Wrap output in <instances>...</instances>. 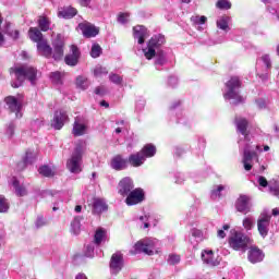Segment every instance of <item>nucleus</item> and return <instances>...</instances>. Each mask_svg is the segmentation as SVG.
I'll use <instances>...</instances> for the list:
<instances>
[{
  "instance_id": "nucleus-1",
  "label": "nucleus",
  "mask_w": 279,
  "mask_h": 279,
  "mask_svg": "<svg viewBox=\"0 0 279 279\" xmlns=\"http://www.w3.org/2000/svg\"><path fill=\"white\" fill-rule=\"evenodd\" d=\"M248 122L245 118H235L236 132L242 135L238 144L240 154H242V163L245 171H252L255 162H258L259 157L256 151H263L260 146L254 145L247 133Z\"/></svg>"
},
{
  "instance_id": "nucleus-2",
  "label": "nucleus",
  "mask_w": 279,
  "mask_h": 279,
  "mask_svg": "<svg viewBox=\"0 0 279 279\" xmlns=\"http://www.w3.org/2000/svg\"><path fill=\"white\" fill-rule=\"evenodd\" d=\"M165 43L166 39L163 35H154L148 41L147 47L142 49L146 60L155 58V66L157 71H160V68L167 64V53L160 49Z\"/></svg>"
},
{
  "instance_id": "nucleus-3",
  "label": "nucleus",
  "mask_w": 279,
  "mask_h": 279,
  "mask_svg": "<svg viewBox=\"0 0 279 279\" xmlns=\"http://www.w3.org/2000/svg\"><path fill=\"white\" fill-rule=\"evenodd\" d=\"M52 47L53 49H51V46L44 39V41L37 44V51L45 58H51L52 54L53 60H62L64 56V39L61 35H57L53 39Z\"/></svg>"
},
{
  "instance_id": "nucleus-4",
  "label": "nucleus",
  "mask_w": 279,
  "mask_h": 279,
  "mask_svg": "<svg viewBox=\"0 0 279 279\" xmlns=\"http://www.w3.org/2000/svg\"><path fill=\"white\" fill-rule=\"evenodd\" d=\"M240 88L241 78H239V76H232L226 83L223 98L226 99V101H230L231 106H239V104H243V101H245V98H243L239 92Z\"/></svg>"
},
{
  "instance_id": "nucleus-5",
  "label": "nucleus",
  "mask_w": 279,
  "mask_h": 279,
  "mask_svg": "<svg viewBox=\"0 0 279 279\" xmlns=\"http://www.w3.org/2000/svg\"><path fill=\"white\" fill-rule=\"evenodd\" d=\"M11 73H14L16 80L11 83L13 88H20V86H23V82H25V80H28L33 86L36 84L37 72L33 66L22 65L11 68Z\"/></svg>"
},
{
  "instance_id": "nucleus-6",
  "label": "nucleus",
  "mask_w": 279,
  "mask_h": 279,
  "mask_svg": "<svg viewBox=\"0 0 279 279\" xmlns=\"http://www.w3.org/2000/svg\"><path fill=\"white\" fill-rule=\"evenodd\" d=\"M84 151H86V142H80L66 162L71 173H82V156H84Z\"/></svg>"
},
{
  "instance_id": "nucleus-7",
  "label": "nucleus",
  "mask_w": 279,
  "mask_h": 279,
  "mask_svg": "<svg viewBox=\"0 0 279 279\" xmlns=\"http://www.w3.org/2000/svg\"><path fill=\"white\" fill-rule=\"evenodd\" d=\"M134 250L135 254L143 252L148 256H154V254H158V250H160V241L156 238H146L135 243Z\"/></svg>"
},
{
  "instance_id": "nucleus-8",
  "label": "nucleus",
  "mask_w": 279,
  "mask_h": 279,
  "mask_svg": "<svg viewBox=\"0 0 279 279\" xmlns=\"http://www.w3.org/2000/svg\"><path fill=\"white\" fill-rule=\"evenodd\" d=\"M229 245L236 252H245L252 245V239L243 232L232 230L229 238Z\"/></svg>"
},
{
  "instance_id": "nucleus-9",
  "label": "nucleus",
  "mask_w": 279,
  "mask_h": 279,
  "mask_svg": "<svg viewBox=\"0 0 279 279\" xmlns=\"http://www.w3.org/2000/svg\"><path fill=\"white\" fill-rule=\"evenodd\" d=\"M9 110L11 112H15L16 119H21L23 117V113L21 110H23V95L15 96H9L4 99Z\"/></svg>"
},
{
  "instance_id": "nucleus-10",
  "label": "nucleus",
  "mask_w": 279,
  "mask_h": 279,
  "mask_svg": "<svg viewBox=\"0 0 279 279\" xmlns=\"http://www.w3.org/2000/svg\"><path fill=\"white\" fill-rule=\"evenodd\" d=\"M179 107H180V101H175L170 106L169 114L170 117H172L171 120L173 121V119H175L177 123H180L181 125H189V123H191L189 116H186L184 111L178 109Z\"/></svg>"
},
{
  "instance_id": "nucleus-11",
  "label": "nucleus",
  "mask_w": 279,
  "mask_h": 279,
  "mask_svg": "<svg viewBox=\"0 0 279 279\" xmlns=\"http://www.w3.org/2000/svg\"><path fill=\"white\" fill-rule=\"evenodd\" d=\"M269 223H271V215L267 211L262 213L257 219V230L263 239L269 234Z\"/></svg>"
},
{
  "instance_id": "nucleus-12",
  "label": "nucleus",
  "mask_w": 279,
  "mask_h": 279,
  "mask_svg": "<svg viewBox=\"0 0 279 279\" xmlns=\"http://www.w3.org/2000/svg\"><path fill=\"white\" fill-rule=\"evenodd\" d=\"M143 202H145V191L141 187L134 189L125 198L126 206H136V204H141Z\"/></svg>"
},
{
  "instance_id": "nucleus-13",
  "label": "nucleus",
  "mask_w": 279,
  "mask_h": 279,
  "mask_svg": "<svg viewBox=\"0 0 279 279\" xmlns=\"http://www.w3.org/2000/svg\"><path fill=\"white\" fill-rule=\"evenodd\" d=\"M65 123H69V113L62 109L57 110L50 122L51 128H53V130H62Z\"/></svg>"
},
{
  "instance_id": "nucleus-14",
  "label": "nucleus",
  "mask_w": 279,
  "mask_h": 279,
  "mask_svg": "<svg viewBox=\"0 0 279 279\" xmlns=\"http://www.w3.org/2000/svg\"><path fill=\"white\" fill-rule=\"evenodd\" d=\"M88 132V121L84 117H76L72 129L73 136H84Z\"/></svg>"
},
{
  "instance_id": "nucleus-15",
  "label": "nucleus",
  "mask_w": 279,
  "mask_h": 279,
  "mask_svg": "<svg viewBox=\"0 0 279 279\" xmlns=\"http://www.w3.org/2000/svg\"><path fill=\"white\" fill-rule=\"evenodd\" d=\"M235 209L238 213H242V215H247L252 213V201L247 195H240L235 201Z\"/></svg>"
},
{
  "instance_id": "nucleus-16",
  "label": "nucleus",
  "mask_w": 279,
  "mask_h": 279,
  "mask_svg": "<svg viewBox=\"0 0 279 279\" xmlns=\"http://www.w3.org/2000/svg\"><path fill=\"white\" fill-rule=\"evenodd\" d=\"M134 191V181L130 177L123 178L118 184V193L122 197H126Z\"/></svg>"
},
{
  "instance_id": "nucleus-17",
  "label": "nucleus",
  "mask_w": 279,
  "mask_h": 279,
  "mask_svg": "<svg viewBox=\"0 0 279 279\" xmlns=\"http://www.w3.org/2000/svg\"><path fill=\"white\" fill-rule=\"evenodd\" d=\"M78 28L85 38H95L99 34V28L88 22L80 23Z\"/></svg>"
},
{
  "instance_id": "nucleus-18",
  "label": "nucleus",
  "mask_w": 279,
  "mask_h": 279,
  "mask_svg": "<svg viewBox=\"0 0 279 279\" xmlns=\"http://www.w3.org/2000/svg\"><path fill=\"white\" fill-rule=\"evenodd\" d=\"M134 40H137L140 45H144L145 40L149 38V31L143 25H137L133 27Z\"/></svg>"
},
{
  "instance_id": "nucleus-19",
  "label": "nucleus",
  "mask_w": 279,
  "mask_h": 279,
  "mask_svg": "<svg viewBox=\"0 0 279 279\" xmlns=\"http://www.w3.org/2000/svg\"><path fill=\"white\" fill-rule=\"evenodd\" d=\"M110 269L111 274L116 275L123 269V254L121 252H117L111 256Z\"/></svg>"
},
{
  "instance_id": "nucleus-20",
  "label": "nucleus",
  "mask_w": 279,
  "mask_h": 279,
  "mask_svg": "<svg viewBox=\"0 0 279 279\" xmlns=\"http://www.w3.org/2000/svg\"><path fill=\"white\" fill-rule=\"evenodd\" d=\"M202 260L209 267H217L220 263L219 257H215L213 250H204L202 252Z\"/></svg>"
},
{
  "instance_id": "nucleus-21",
  "label": "nucleus",
  "mask_w": 279,
  "mask_h": 279,
  "mask_svg": "<svg viewBox=\"0 0 279 279\" xmlns=\"http://www.w3.org/2000/svg\"><path fill=\"white\" fill-rule=\"evenodd\" d=\"M264 258H265V253H263L260 248L256 246H252L248 250L247 259L253 265H256V263H263Z\"/></svg>"
},
{
  "instance_id": "nucleus-22",
  "label": "nucleus",
  "mask_w": 279,
  "mask_h": 279,
  "mask_svg": "<svg viewBox=\"0 0 279 279\" xmlns=\"http://www.w3.org/2000/svg\"><path fill=\"white\" fill-rule=\"evenodd\" d=\"M128 159L123 158L121 155H118L111 159V168H113L114 171H124V169H128Z\"/></svg>"
},
{
  "instance_id": "nucleus-23",
  "label": "nucleus",
  "mask_w": 279,
  "mask_h": 279,
  "mask_svg": "<svg viewBox=\"0 0 279 279\" xmlns=\"http://www.w3.org/2000/svg\"><path fill=\"white\" fill-rule=\"evenodd\" d=\"M71 54L65 56V64L68 66H75L80 62V49L77 46H71Z\"/></svg>"
},
{
  "instance_id": "nucleus-24",
  "label": "nucleus",
  "mask_w": 279,
  "mask_h": 279,
  "mask_svg": "<svg viewBox=\"0 0 279 279\" xmlns=\"http://www.w3.org/2000/svg\"><path fill=\"white\" fill-rule=\"evenodd\" d=\"M128 162L131 167H143V165H145V156H143L141 151L131 154L128 158Z\"/></svg>"
},
{
  "instance_id": "nucleus-25",
  "label": "nucleus",
  "mask_w": 279,
  "mask_h": 279,
  "mask_svg": "<svg viewBox=\"0 0 279 279\" xmlns=\"http://www.w3.org/2000/svg\"><path fill=\"white\" fill-rule=\"evenodd\" d=\"M59 19H73L74 16H77V9L73 7H64L63 9L59 10L58 12Z\"/></svg>"
},
{
  "instance_id": "nucleus-26",
  "label": "nucleus",
  "mask_w": 279,
  "mask_h": 279,
  "mask_svg": "<svg viewBox=\"0 0 279 279\" xmlns=\"http://www.w3.org/2000/svg\"><path fill=\"white\" fill-rule=\"evenodd\" d=\"M106 210H108V204H106V201L95 198L93 203V213L95 215H101V213H106Z\"/></svg>"
},
{
  "instance_id": "nucleus-27",
  "label": "nucleus",
  "mask_w": 279,
  "mask_h": 279,
  "mask_svg": "<svg viewBox=\"0 0 279 279\" xmlns=\"http://www.w3.org/2000/svg\"><path fill=\"white\" fill-rule=\"evenodd\" d=\"M223 193H228V185H214L210 192L211 199H220Z\"/></svg>"
},
{
  "instance_id": "nucleus-28",
  "label": "nucleus",
  "mask_w": 279,
  "mask_h": 279,
  "mask_svg": "<svg viewBox=\"0 0 279 279\" xmlns=\"http://www.w3.org/2000/svg\"><path fill=\"white\" fill-rule=\"evenodd\" d=\"M28 36L33 43H43L45 41V38L43 37V33L38 27H31L28 31Z\"/></svg>"
},
{
  "instance_id": "nucleus-29",
  "label": "nucleus",
  "mask_w": 279,
  "mask_h": 279,
  "mask_svg": "<svg viewBox=\"0 0 279 279\" xmlns=\"http://www.w3.org/2000/svg\"><path fill=\"white\" fill-rule=\"evenodd\" d=\"M140 154L144 156V160H147V158H154V156H156V146H154V144H146Z\"/></svg>"
},
{
  "instance_id": "nucleus-30",
  "label": "nucleus",
  "mask_w": 279,
  "mask_h": 279,
  "mask_svg": "<svg viewBox=\"0 0 279 279\" xmlns=\"http://www.w3.org/2000/svg\"><path fill=\"white\" fill-rule=\"evenodd\" d=\"M218 29H221L222 32H230V17L222 16L219 17L216 22Z\"/></svg>"
},
{
  "instance_id": "nucleus-31",
  "label": "nucleus",
  "mask_w": 279,
  "mask_h": 279,
  "mask_svg": "<svg viewBox=\"0 0 279 279\" xmlns=\"http://www.w3.org/2000/svg\"><path fill=\"white\" fill-rule=\"evenodd\" d=\"M38 27L40 32H49L51 29V20L47 16H39Z\"/></svg>"
},
{
  "instance_id": "nucleus-32",
  "label": "nucleus",
  "mask_w": 279,
  "mask_h": 279,
  "mask_svg": "<svg viewBox=\"0 0 279 279\" xmlns=\"http://www.w3.org/2000/svg\"><path fill=\"white\" fill-rule=\"evenodd\" d=\"M90 86V82H88V78L86 76H77L76 77V87L81 90H86Z\"/></svg>"
},
{
  "instance_id": "nucleus-33",
  "label": "nucleus",
  "mask_w": 279,
  "mask_h": 279,
  "mask_svg": "<svg viewBox=\"0 0 279 279\" xmlns=\"http://www.w3.org/2000/svg\"><path fill=\"white\" fill-rule=\"evenodd\" d=\"M82 218L75 217L73 221L71 222V232L72 234H80L82 230V225H81Z\"/></svg>"
},
{
  "instance_id": "nucleus-34",
  "label": "nucleus",
  "mask_w": 279,
  "mask_h": 279,
  "mask_svg": "<svg viewBox=\"0 0 279 279\" xmlns=\"http://www.w3.org/2000/svg\"><path fill=\"white\" fill-rule=\"evenodd\" d=\"M36 160V153L32 149L26 150V154L23 158V165L27 167V165H32Z\"/></svg>"
},
{
  "instance_id": "nucleus-35",
  "label": "nucleus",
  "mask_w": 279,
  "mask_h": 279,
  "mask_svg": "<svg viewBox=\"0 0 279 279\" xmlns=\"http://www.w3.org/2000/svg\"><path fill=\"white\" fill-rule=\"evenodd\" d=\"M13 186H14L15 193H16V195H19V197H24V195H27V190L25 189V186L19 185V180L13 179Z\"/></svg>"
},
{
  "instance_id": "nucleus-36",
  "label": "nucleus",
  "mask_w": 279,
  "mask_h": 279,
  "mask_svg": "<svg viewBox=\"0 0 279 279\" xmlns=\"http://www.w3.org/2000/svg\"><path fill=\"white\" fill-rule=\"evenodd\" d=\"M140 225H141V228H143L144 230H146V228H149V226H151V216L149 215L141 216Z\"/></svg>"
},
{
  "instance_id": "nucleus-37",
  "label": "nucleus",
  "mask_w": 279,
  "mask_h": 279,
  "mask_svg": "<svg viewBox=\"0 0 279 279\" xmlns=\"http://www.w3.org/2000/svg\"><path fill=\"white\" fill-rule=\"evenodd\" d=\"M104 239H106V230H104V229L96 230V233L94 235V241H95L96 245H100V243H101V241H104Z\"/></svg>"
},
{
  "instance_id": "nucleus-38",
  "label": "nucleus",
  "mask_w": 279,
  "mask_h": 279,
  "mask_svg": "<svg viewBox=\"0 0 279 279\" xmlns=\"http://www.w3.org/2000/svg\"><path fill=\"white\" fill-rule=\"evenodd\" d=\"M38 172L40 173V175H44L45 178L53 177V170L49 166H41Z\"/></svg>"
},
{
  "instance_id": "nucleus-39",
  "label": "nucleus",
  "mask_w": 279,
  "mask_h": 279,
  "mask_svg": "<svg viewBox=\"0 0 279 279\" xmlns=\"http://www.w3.org/2000/svg\"><path fill=\"white\" fill-rule=\"evenodd\" d=\"M191 234L194 239H196L197 243H202L206 236L204 235V232L199 229H192Z\"/></svg>"
},
{
  "instance_id": "nucleus-40",
  "label": "nucleus",
  "mask_w": 279,
  "mask_h": 279,
  "mask_svg": "<svg viewBox=\"0 0 279 279\" xmlns=\"http://www.w3.org/2000/svg\"><path fill=\"white\" fill-rule=\"evenodd\" d=\"M101 46L99 44H93L90 49V56L92 58H99L101 56Z\"/></svg>"
},
{
  "instance_id": "nucleus-41",
  "label": "nucleus",
  "mask_w": 279,
  "mask_h": 279,
  "mask_svg": "<svg viewBox=\"0 0 279 279\" xmlns=\"http://www.w3.org/2000/svg\"><path fill=\"white\" fill-rule=\"evenodd\" d=\"M109 81L112 82V84H116V86H121L123 84V77L114 73L109 75Z\"/></svg>"
},
{
  "instance_id": "nucleus-42",
  "label": "nucleus",
  "mask_w": 279,
  "mask_h": 279,
  "mask_svg": "<svg viewBox=\"0 0 279 279\" xmlns=\"http://www.w3.org/2000/svg\"><path fill=\"white\" fill-rule=\"evenodd\" d=\"M242 226L246 230H252V228H254V218L252 216L245 217L242 221Z\"/></svg>"
},
{
  "instance_id": "nucleus-43",
  "label": "nucleus",
  "mask_w": 279,
  "mask_h": 279,
  "mask_svg": "<svg viewBox=\"0 0 279 279\" xmlns=\"http://www.w3.org/2000/svg\"><path fill=\"white\" fill-rule=\"evenodd\" d=\"M95 77H104V75H108V70L101 65H96L94 69Z\"/></svg>"
},
{
  "instance_id": "nucleus-44",
  "label": "nucleus",
  "mask_w": 279,
  "mask_h": 279,
  "mask_svg": "<svg viewBox=\"0 0 279 279\" xmlns=\"http://www.w3.org/2000/svg\"><path fill=\"white\" fill-rule=\"evenodd\" d=\"M206 21H208V19L204 15L199 16V15H194L191 17V22L194 25H204V23H206Z\"/></svg>"
},
{
  "instance_id": "nucleus-45",
  "label": "nucleus",
  "mask_w": 279,
  "mask_h": 279,
  "mask_svg": "<svg viewBox=\"0 0 279 279\" xmlns=\"http://www.w3.org/2000/svg\"><path fill=\"white\" fill-rule=\"evenodd\" d=\"M10 210V203L8 199L0 195V213H8Z\"/></svg>"
},
{
  "instance_id": "nucleus-46",
  "label": "nucleus",
  "mask_w": 279,
  "mask_h": 279,
  "mask_svg": "<svg viewBox=\"0 0 279 279\" xmlns=\"http://www.w3.org/2000/svg\"><path fill=\"white\" fill-rule=\"evenodd\" d=\"M216 5L219 10H230L232 8V4L228 0H218Z\"/></svg>"
},
{
  "instance_id": "nucleus-47",
  "label": "nucleus",
  "mask_w": 279,
  "mask_h": 279,
  "mask_svg": "<svg viewBox=\"0 0 279 279\" xmlns=\"http://www.w3.org/2000/svg\"><path fill=\"white\" fill-rule=\"evenodd\" d=\"M118 23H120L121 25L130 23V13H120L118 15Z\"/></svg>"
},
{
  "instance_id": "nucleus-48",
  "label": "nucleus",
  "mask_w": 279,
  "mask_h": 279,
  "mask_svg": "<svg viewBox=\"0 0 279 279\" xmlns=\"http://www.w3.org/2000/svg\"><path fill=\"white\" fill-rule=\"evenodd\" d=\"M85 256L87 258H93L95 256V245L93 244H87L85 247Z\"/></svg>"
},
{
  "instance_id": "nucleus-49",
  "label": "nucleus",
  "mask_w": 279,
  "mask_h": 279,
  "mask_svg": "<svg viewBox=\"0 0 279 279\" xmlns=\"http://www.w3.org/2000/svg\"><path fill=\"white\" fill-rule=\"evenodd\" d=\"M168 265H178L180 263V255L170 254L168 256Z\"/></svg>"
},
{
  "instance_id": "nucleus-50",
  "label": "nucleus",
  "mask_w": 279,
  "mask_h": 279,
  "mask_svg": "<svg viewBox=\"0 0 279 279\" xmlns=\"http://www.w3.org/2000/svg\"><path fill=\"white\" fill-rule=\"evenodd\" d=\"M259 60L265 64L266 69H271V57L269 54L262 56Z\"/></svg>"
},
{
  "instance_id": "nucleus-51",
  "label": "nucleus",
  "mask_w": 279,
  "mask_h": 279,
  "mask_svg": "<svg viewBox=\"0 0 279 279\" xmlns=\"http://www.w3.org/2000/svg\"><path fill=\"white\" fill-rule=\"evenodd\" d=\"M50 78L54 84H60L62 82V74L60 72H52Z\"/></svg>"
},
{
  "instance_id": "nucleus-52",
  "label": "nucleus",
  "mask_w": 279,
  "mask_h": 279,
  "mask_svg": "<svg viewBox=\"0 0 279 279\" xmlns=\"http://www.w3.org/2000/svg\"><path fill=\"white\" fill-rule=\"evenodd\" d=\"M145 109V99L140 98L135 104V110L136 112H143Z\"/></svg>"
},
{
  "instance_id": "nucleus-53",
  "label": "nucleus",
  "mask_w": 279,
  "mask_h": 279,
  "mask_svg": "<svg viewBox=\"0 0 279 279\" xmlns=\"http://www.w3.org/2000/svg\"><path fill=\"white\" fill-rule=\"evenodd\" d=\"M15 128H16V125H14V122L9 123V125L7 128V132H5V134L9 138H12L14 136Z\"/></svg>"
},
{
  "instance_id": "nucleus-54",
  "label": "nucleus",
  "mask_w": 279,
  "mask_h": 279,
  "mask_svg": "<svg viewBox=\"0 0 279 279\" xmlns=\"http://www.w3.org/2000/svg\"><path fill=\"white\" fill-rule=\"evenodd\" d=\"M269 192H270V195H274L275 197L279 198V183H275L274 185H270Z\"/></svg>"
},
{
  "instance_id": "nucleus-55",
  "label": "nucleus",
  "mask_w": 279,
  "mask_h": 279,
  "mask_svg": "<svg viewBox=\"0 0 279 279\" xmlns=\"http://www.w3.org/2000/svg\"><path fill=\"white\" fill-rule=\"evenodd\" d=\"M226 230H230V225H223L222 229L218 230V239H226Z\"/></svg>"
},
{
  "instance_id": "nucleus-56",
  "label": "nucleus",
  "mask_w": 279,
  "mask_h": 279,
  "mask_svg": "<svg viewBox=\"0 0 279 279\" xmlns=\"http://www.w3.org/2000/svg\"><path fill=\"white\" fill-rule=\"evenodd\" d=\"M36 228H44V226H47V220L43 216H38L35 221Z\"/></svg>"
},
{
  "instance_id": "nucleus-57",
  "label": "nucleus",
  "mask_w": 279,
  "mask_h": 279,
  "mask_svg": "<svg viewBox=\"0 0 279 279\" xmlns=\"http://www.w3.org/2000/svg\"><path fill=\"white\" fill-rule=\"evenodd\" d=\"M257 183L259 184V186H262L263 189H267V186L269 185V182L267 181V179L263 175H259L257 178Z\"/></svg>"
},
{
  "instance_id": "nucleus-58",
  "label": "nucleus",
  "mask_w": 279,
  "mask_h": 279,
  "mask_svg": "<svg viewBox=\"0 0 279 279\" xmlns=\"http://www.w3.org/2000/svg\"><path fill=\"white\" fill-rule=\"evenodd\" d=\"M184 174L183 173H180L178 172L175 175H174V182L175 184H184Z\"/></svg>"
},
{
  "instance_id": "nucleus-59",
  "label": "nucleus",
  "mask_w": 279,
  "mask_h": 279,
  "mask_svg": "<svg viewBox=\"0 0 279 279\" xmlns=\"http://www.w3.org/2000/svg\"><path fill=\"white\" fill-rule=\"evenodd\" d=\"M169 86H172V88H175V85L178 84V76H170L168 78Z\"/></svg>"
},
{
  "instance_id": "nucleus-60",
  "label": "nucleus",
  "mask_w": 279,
  "mask_h": 279,
  "mask_svg": "<svg viewBox=\"0 0 279 279\" xmlns=\"http://www.w3.org/2000/svg\"><path fill=\"white\" fill-rule=\"evenodd\" d=\"M255 104H256L257 108H259L260 110H263V108H265V106H266L265 99H263V98L255 100Z\"/></svg>"
},
{
  "instance_id": "nucleus-61",
  "label": "nucleus",
  "mask_w": 279,
  "mask_h": 279,
  "mask_svg": "<svg viewBox=\"0 0 279 279\" xmlns=\"http://www.w3.org/2000/svg\"><path fill=\"white\" fill-rule=\"evenodd\" d=\"M255 146H257V144H253ZM258 147H260L262 151L255 150L258 157V154H263V151H269V146L265 145L264 147L262 145H258Z\"/></svg>"
},
{
  "instance_id": "nucleus-62",
  "label": "nucleus",
  "mask_w": 279,
  "mask_h": 279,
  "mask_svg": "<svg viewBox=\"0 0 279 279\" xmlns=\"http://www.w3.org/2000/svg\"><path fill=\"white\" fill-rule=\"evenodd\" d=\"M8 35L11 36V38H13L14 40H16V38H19V31L8 32Z\"/></svg>"
},
{
  "instance_id": "nucleus-63",
  "label": "nucleus",
  "mask_w": 279,
  "mask_h": 279,
  "mask_svg": "<svg viewBox=\"0 0 279 279\" xmlns=\"http://www.w3.org/2000/svg\"><path fill=\"white\" fill-rule=\"evenodd\" d=\"M92 0H80V3L83 8H88L90 5Z\"/></svg>"
},
{
  "instance_id": "nucleus-64",
  "label": "nucleus",
  "mask_w": 279,
  "mask_h": 279,
  "mask_svg": "<svg viewBox=\"0 0 279 279\" xmlns=\"http://www.w3.org/2000/svg\"><path fill=\"white\" fill-rule=\"evenodd\" d=\"M75 279H88L84 272H80L76 275Z\"/></svg>"
}]
</instances>
